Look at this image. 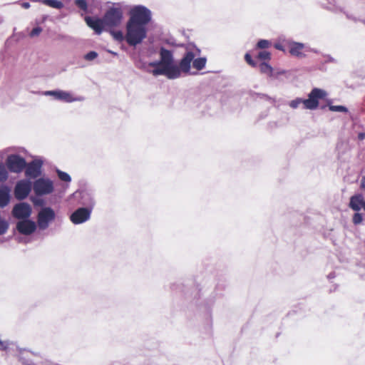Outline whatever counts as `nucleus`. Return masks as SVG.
Listing matches in <instances>:
<instances>
[{
	"label": "nucleus",
	"mask_w": 365,
	"mask_h": 365,
	"mask_svg": "<svg viewBox=\"0 0 365 365\" xmlns=\"http://www.w3.org/2000/svg\"><path fill=\"white\" fill-rule=\"evenodd\" d=\"M259 70L262 73L267 74L270 77L273 76V68L266 62H262L259 64Z\"/></svg>",
	"instance_id": "obj_20"
},
{
	"label": "nucleus",
	"mask_w": 365,
	"mask_h": 365,
	"mask_svg": "<svg viewBox=\"0 0 365 365\" xmlns=\"http://www.w3.org/2000/svg\"><path fill=\"white\" fill-rule=\"evenodd\" d=\"M257 57L260 60H269L271 58V54L267 51H262L258 53Z\"/></svg>",
	"instance_id": "obj_33"
},
{
	"label": "nucleus",
	"mask_w": 365,
	"mask_h": 365,
	"mask_svg": "<svg viewBox=\"0 0 365 365\" xmlns=\"http://www.w3.org/2000/svg\"><path fill=\"white\" fill-rule=\"evenodd\" d=\"M37 226L34 221L27 219L19 220L16 223V230L22 235H30L36 231Z\"/></svg>",
	"instance_id": "obj_13"
},
{
	"label": "nucleus",
	"mask_w": 365,
	"mask_h": 365,
	"mask_svg": "<svg viewBox=\"0 0 365 365\" xmlns=\"http://www.w3.org/2000/svg\"><path fill=\"white\" fill-rule=\"evenodd\" d=\"M11 190L7 185L0 186V207H6L10 202Z\"/></svg>",
	"instance_id": "obj_17"
},
{
	"label": "nucleus",
	"mask_w": 365,
	"mask_h": 365,
	"mask_svg": "<svg viewBox=\"0 0 365 365\" xmlns=\"http://www.w3.org/2000/svg\"><path fill=\"white\" fill-rule=\"evenodd\" d=\"M125 41L129 46H135L143 42L147 36V28L145 26L127 21Z\"/></svg>",
	"instance_id": "obj_2"
},
{
	"label": "nucleus",
	"mask_w": 365,
	"mask_h": 365,
	"mask_svg": "<svg viewBox=\"0 0 365 365\" xmlns=\"http://www.w3.org/2000/svg\"><path fill=\"white\" fill-rule=\"evenodd\" d=\"M304 100L305 99H302L301 98H297L292 101H291L289 103V106L293 108V109H296L299 107V106L300 104H303L304 106Z\"/></svg>",
	"instance_id": "obj_26"
},
{
	"label": "nucleus",
	"mask_w": 365,
	"mask_h": 365,
	"mask_svg": "<svg viewBox=\"0 0 365 365\" xmlns=\"http://www.w3.org/2000/svg\"><path fill=\"white\" fill-rule=\"evenodd\" d=\"M6 163L8 169L11 173H19L22 172L26 166V160L23 157L16 154L8 155Z\"/></svg>",
	"instance_id": "obj_8"
},
{
	"label": "nucleus",
	"mask_w": 365,
	"mask_h": 365,
	"mask_svg": "<svg viewBox=\"0 0 365 365\" xmlns=\"http://www.w3.org/2000/svg\"><path fill=\"white\" fill-rule=\"evenodd\" d=\"M56 219V212L51 207H43L37 215V225L41 230H46Z\"/></svg>",
	"instance_id": "obj_5"
},
{
	"label": "nucleus",
	"mask_w": 365,
	"mask_h": 365,
	"mask_svg": "<svg viewBox=\"0 0 365 365\" xmlns=\"http://www.w3.org/2000/svg\"><path fill=\"white\" fill-rule=\"evenodd\" d=\"M334 61V60L333 59V58L331 56H328V59L327 60V62H333Z\"/></svg>",
	"instance_id": "obj_41"
},
{
	"label": "nucleus",
	"mask_w": 365,
	"mask_h": 365,
	"mask_svg": "<svg viewBox=\"0 0 365 365\" xmlns=\"http://www.w3.org/2000/svg\"><path fill=\"white\" fill-rule=\"evenodd\" d=\"M31 1H34V2H42V0H31Z\"/></svg>",
	"instance_id": "obj_42"
},
{
	"label": "nucleus",
	"mask_w": 365,
	"mask_h": 365,
	"mask_svg": "<svg viewBox=\"0 0 365 365\" xmlns=\"http://www.w3.org/2000/svg\"><path fill=\"white\" fill-rule=\"evenodd\" d=\"M111 34L113 38L118 41L121 42L123 40H125V35L124 36L121 31H111Z\"/></svg>",
	"instance_id": "obj_27"
},
{
	"label": "nucleus",
	"mask_w": 365,
	"mask_h": 365,
	"mask_svg": "<svg viewBox=\"0 0 365 365\" xmlns=\"http://www.w3.org/2000/svg\"><path fill=\"white\" fill-rule=\"evenodd\" d=\"M275 48L278 50H282V46L280 44H275Z\"/></svg>",
	"instance_id": "obj_39"
},
{
	"label": "nucleus",
	"mask_w": 365,
	"mask_h": 365,
	"mask_svg": "<svg viewBox=\"0 0 365 365\" xmlns=\"http://www.w3.org/2000/svg\"><path fill=\"white\" fill-rule=\"evenodd\" d=\"M160 58L158 61L143 64L142 68L154 76H164L168 79L179 78L182 74L187 75L190 73L191 63L197 71L203 69L207 59L205 57L195 58L192 51H187L180 59L178 64L175 63L173 52L164 47L159 50Z\"/></svg>",
	"instance_id": "obj_1"
},
{
	"label": "nucleus",
	"mask_w": 365,
	"mask_h": 365,
	"mask_svg": "<svg viewBox=\"0 0 365 365\" xmlns=\"http://www.w3.org/2000/svg\"><path fill=\"white\" fill-rule=\"evenodd\" d=\"M329 109L333 112L347 113L348 108L344 106L329 105Z\"/></svg>",
	"instance_id": "obj_24"
},
{
	"label": "nucleus",
	"mask_w": 365,
	"mask_h": 365,
	"mask_svg": "<svg viewBox=\"0 0 365 365\" xmlns=\"http://www.w3.org/2000/svg\"><path fill=\"white\" fill-rule=\"evenodd\" d=\"M33 190L37 196L49 195L54 190L53 183L48 178H41L34 181Z\"/></svg>",
	"instance_id": "obj_7"
},
{
	"label": "nucleus",
	"mask_w": 365,
	"mask_h": 365,
	"mask_svg": "<svg viewBox=\"0 0 365 365\" xmlns=\"http://www.w3.org/2000/svg\"><path fill=\"white\" fill-rule=\"evenodd\" d=\"M80 203L84 206V208H89L91 211H92L96 204V201L91 193L88 192H83L81 193V201Z\"/></svg>",
	"instance_id": "obj_18"
},
{
	"label": "nucleus",
	"mask_w": 365,
	"mask_h": 365,
	"mask_svg": "<svg viewBox=\"0 0 365 365\" xmlns=\"http://www.w3.org/2000/svg\"><path fill=\"white\" fill-rule=\"evenodd\" d=\"M9 227V222L6 220L0 217V235H4L7 232Z\"/></svg>",
	"instance_id": "obj_25"
},
{
	"label": "nucleus",
	"mask_w": 365,
	"mask_h": 365,
	"mask_svg": "<svg viewBox=\"0 0 365 365\" xmlns=\"http://www.w3.org/2000/svg\"><path fill=\"white\" fill-rule=\"evenodd\" d=\"M56 172L57 173L58 178L61 180L66 182H70L71 181V178L70 175L68 174L67 173L63 172L59 169H56Z\"/></svg>",
	"instance_id": "obj_22"
},
{
	"label": "nucleus",
	"mask_w": 365,
	"mask_h": 365,
	"mask_svg": "<svg viewBox=\"0 0 365 365\" xmlns=\"http://www.w3.org/2000/svg\"><path fill=\"white\" fill-rule=\"evenodd\" d=\"M86 21L88 26L93 29L97 34H101L103 29L106 27L103 21V18L92 19L91 17H86Z\"/></svg>",
	"instance_id": "obj_15"
},
{
	"label": "nucleus",
	"mask_w": 365,
	"mask_h": 365,
	"mask_svg": "<svg viewBox=\"0 0 365 365\" xmlns=\"http://www.w3.org/2000/svg\"><path fill=\"white\" fill-rule=\"evenodd\" d=\"M270 42L268 40L261 39L257 42V47L261 49L267 48L269 46Z\"/></svg>",
	"instance_id": "obj_31"
},
{
	"label": "nucleus",
	"mask_w": 365,
	"mask_h": 365,
	"mask_svg": "<svg viewBox=\"0 0 365 365\" xmlns=\"http://www.w3.org/2000/svg\"><path fill=\"white\" fill-rule=\"evenodd\" d=\"M9 174L5 165L0 163V182H4L8 179Z\"/></svg>",
	"instance_id": "obj_23"
},
{
	"label": "nucleus",
	"mask_w": 365,
	"mask_h": 365,
	"mask_svg": "<svg viewBox=\"0 0 365 365\" xmlns=\"http://www.w3.org/2000/svg\"><path fill=\"white\" fill-rule=\"evenodd\" d=\"M304 48V44L302 43L291 41L289 43V51L291 55L299 58L304 57L305 55L302 52Z\"/></svg>",
	"instance_id": "obj_16"
},
{
	"label": "nucleus",
	"mask_w": 365,
	"mask_h": 365,
	"mask_svg": "<svg viewBox=\"0 0 365 365\" xmlns=\"http://www.w3.org/2000/svg\"><path fill=\"white\" fill-rule=\"evenodd\" d=\"M327 92L322 88H314L308 95V98L304 100V108L315 110L319 106V100L327 97Z\"/></svg>",
	"instance_id": "obj_6"
},
{
	"label": "nucleus",
	"mask_w": 365,
	"mask_h": 365,
	"mask_svg": "<svg viewBox=\"0 0 365 365\" xmlns=\"http://www.w3.org/2000/svg\"><path fill=\"white\" fill-rule=\"evenodd\" d=\"M151 19V11L145 6L137 5L130 9V18L128 21L147 26Z\"/></svg>",
	"instance_id": "obj_3"
},
{
	"label": "nucleus",
	"mask_w": 365,
	"mask_h": 365,
	"mask_svg": "<svg viewBox=\"0 0 365 365\" xmlns=\"http://www.w3.org/2000/svg\"><path fill=\"white\" fill-rule=\"evenodd\" d=\"M335 277V274L333 272V273H330L329 275H328V278L329 279H332V278H334Z\"/></svg>",
	"instance_id": "obj_40"
},
{
	"label": "nucleus",
	"mask_w": 365,
	"mask_h": 365,
	"mask_svg": "<svg viewBox=\"0 0 365 365\" xmlns=\"http://www.w3.org/2000/svg\"><path fill=\"white\" fill-rule=\"evenodd\" d=\"M42 29L41 27H35L32 29V31H31L30 33V36L31 37H34V36H36L40 34V33L41 32Z\"/></svg>",
	"instance_id": "obj_36"
},
{
	"label": "nucleus",
	"mask_w": 365,
	"mask_h": 365,
	"mask_svg": "<svg viewBox=\"0 0 365 365\" xmlns=\"http://www.w3.org/2000/svg\"><path fill=\"white\" fill-rule=\"evenodd\" d=\"M42 3L50 7L60 9L63 8V4L58 0H42Z\"/></svg>",
	"instance_id": "obj_21"
},
{
	"label": "nucleus",
	"mask_w": 365,
	"mask_h": 365,
	"mask_svg": "<svg viewBox=\"0 0 365 365\" xmlns=\"http://www.w3.org/2000/svg\"><path fill=\"white\" fill-rule=\"evenodd\" d=\"M44 96H53L56 100H58L60 96V90L46 91L43 93Z\"/></svg>",
	"instance_id": "obj_29"
},
{
	"label": "nucleus",
	"mask_w": 365,
	"mask_h": 365,
	"mask_svg": "<svg viewBox=\"0 0 365 365\" xmlns=\"http://www.w3.org/2000/svg\"><path fill=\"white\" fill-rule=\"evenodd\" d=\"M110 53H112V55H114V56L117 55V53L115 52L110 51Z\"/></svg>",
	"instance_id": "obj_43"
},
{
	"label": "nucleus",
	"mask_w": 365,
	"mask_h": 365,
	"mask_svg": "<svg viewBox=\"0 0 365 365\" xmlns=\"http://www.w3.org/2000/svg\"><path fill=\"white\" fill-rule=\"evenodd\" d=\"M245 60L252 67L257 66V63L252 59L251 55L249 53H245Z\"/></svg>",
	"instance_id": "obj_34"
},
{
	"label": "nucleus",
	"mask_w": 365,
	"mask_h": 365,
	"mask_svg": "<svg viewBox=\"0 0 365 365\" xmlns=\"http://www.w3.org/2000/svg\"><path fill=\"white\" fill-rule=\"evenodd\" d=\"M97 57H98V53L94 51H89L88 53H86L84 56V59L86 61H91L94 60Z\"/></svg>",
	"instance_id": "obj_32"
},
{
	"label": "nucleus",
	"mask_w": 365,
	"mask_h": 365,
	"mask_svg": "<svg viewBox=\"0 0 365 365\" xmlns=\"http://www.w3.org/2000/svg\"><path fill=\"white\" fill-rule=\"evenodd\" d=\"M91 212L89 208L79 207L71 215L70 220L74 225L82 224L91 218Z\"/></svg>",
	"instance_id": "obj_12"
},
{
	"label": "nucleus",
	"mask_w": 365,
	"mask_h": 365,
	"mask_svg": "<svg viewBox=\"0 0 365 365\" xmlns=\"http://www.w3.org/2000/svg\"><path fill=\"white\" fill-rule=\"evenodd\" d=\"M363 221V216L361 213L356 212L354 214L352 222L354 225H359Z\"/></svg>",
	"instance_id": "obj_28"
},
{
	"label": "nucleus",
	"mask_w": 365,
	"mask_h": 365,
	"mask_svg": "<svg viewBox=\"0 0 365 365\" xmlns=\"http://www.w3.org/2000/svg\"><path fill=\"white\" fill-rule=\"evenodd\" d=\"M43 161L39 159H36L26 163L25 175L30 179H36L41 175V168Z\"/></svg>",
	"instance_id": "obj_11"
},
{
	"label": "nucleus",
	"mask_w": 365,
	"mask_h": 365,
	"mask_svg": "<svg viewBox=\"0 0 365 365\" xmlns=\"http://www.w3.org/2000/svg\"><path fill=\"white\" fill-rule=\"evenodd\" d=\"M31 212V207L27 202H19L16 204L11 211L12 215L20 220L29 219Z\"/></svg>",
	"instance_id": "obj_10"
},
{
	"label": "nucleus",
	"mask_w": 365,
	"mask_h": 365,
	"mask_svg": "<svg viewBox=\"0 0 365 365\" xmlns=\"http://www.w3.org/2000/svg\"><path fill=\"white\" fill-rule=\"evenodd\" d=\"M358 138L360 140H363L364 139H365V133H359L358 134Z\"/></svg>",
	"instance_id": "obj_38"
},
{
	"label": "nucleus",
	"mask_w": 365,
	"mask_h": 365,
	"mask_svg": "<svg viewBox=\"0 0 365 365\" xmlns=\"http://www.w3.org/2000/svg\"><path fill=\"white\" fill-rule=\"evenodd\" d=\"M21 6H22L24 9H29V8H30L31 5H30V4H29V2H23V3L21 4Z\"/></svg>",
	"instance_id": "obj_37"
},
{
	"label": "nucleus",
	"mask_w": 365,
	"mask_h": 365,
	"mask_svg": "<svg viewBox=\"0 0 365 365\" xmlns=\"http://www.w3.org/2000/svg\"><path fill=\"white\" fill-rule=\"evenodd\" d=\"M75 4L83 11H87L88 5L86 0H76Z\"/></svg>",
	"instance_id": "obj_30"
},
{
	"label": "nucleus",
	"mask_w": 365,
	"mask_h": 365,
	"mask_svg": "<svg viewBox=\"0 0 365 365\" xmlns=\"http://www.w3.org/2000/svg\"><path fill=\"white\" fill-rule=\"evenodd\" d=\"M349 207L354 211L359 212L361 209L365 211V199L362 194H356L350 197Z\"/></svg>",
	"instance_id": "obj_14"
},
{
	"label": "nucleus",
	"mask_w": 365,
	"mask_h": 365,
	"mask_svg": "<svg viewBox=\"0 0 365 365\" xmlns=\"http://www.w3.org/2000/svg\"><path fill=\"white\" fill-rule=\"evenodd\" d=\"M10 345L9 341L7 340H1L0 338V351H6L8 350Z\"/></svg>",
	"instance_id": "obj_35"
},
{
	"label": "nucleus",
	"mask_w": 365,
	"mask_h": 365,
	"mask_svg": "<svg viewBox=\"0 0 365 365\" xmlns=\"http://www.w3.org/2000/svg\"><path fill=\"white\" fill-rule=\"evenodd\" d=\"M32 188V183L28 180H21L16 182L14 187L15 197L19 200L26 199Z\"/></svg>",
	"instance_id": "obj_9"
},
{
	"label": "nucleus",
	"mask_w": 365,
	"mask_h": 365,
	"mask_svg": "<svg viewBox=\"0 0 365 365\" xmlns=\"http://www.w3.org/2000/svg\"><path fill=\"white\" fill-rule=\"evenodd\" d=\"M58 101H61L66 103H73L76 101H84V97L83 96H77L74 97L71 92L60 90V96Z\"/></svg>",
	"instance_id": "obj_19"
},
{
	"label": "nucleus",
	"mask_w": 365,
	"mask_h": 365,
	"mask_svg": "<svg viewBox=\"0 0 365 365\" xmlns=\"http://www.w3.org/2000/svg\"><path fill=\"white\" fill-rule=\"evenodd\" d=\"M120 6V4H117ZM103 21L108 29L118 26L123 18V11L120 6H113L109 8L103 16Z\"/></svg>",
	"instance_id": "obj_4"
}]
</instances>
